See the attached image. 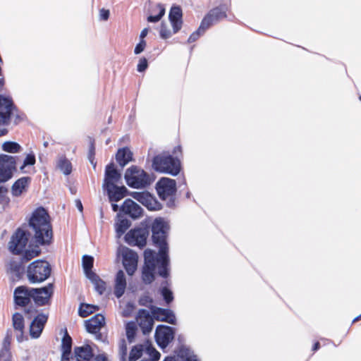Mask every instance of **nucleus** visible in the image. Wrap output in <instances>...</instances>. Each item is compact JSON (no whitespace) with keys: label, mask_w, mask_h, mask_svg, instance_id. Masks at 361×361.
<instances>
[{"label":"nucleus","mask_w":361,"mask_h":361,"mask_svg":"<svg viewBox=\"0 0 361 361\" xmlns=\"http://www.w3.org/2000/svg\"><path fill=\"white\" fill-rule=\"evenodd\" d=\"M30 231H24V260L39 256L41 246L52 243L54 233L51 217L43 207L36 208L28 219Z\"/></svg>","instance_id":"nucleus-1"},{"label":"nucleus","mask_w":361,"mask_h":361,"mask_svg":"<svg viewBox=\"0 0 361 361\" xmlns=\"http://www.w3.org/2000/svg\"><path fill=\"white\" fill-rule=\"evenodd\" d=\"M167 226L161 218L156 219L152 225V238L153 243L159 247V255L161 257V267L159 275L167 278L169 276L168 244L166 242Z\"/></svg>","instance_id":"nucleus-2"},{"label":"nucleus","mask_w":361,"mask_h":361,"mask_svg":"<svg viewBox=\"0 0 361 361\" xmlns=\"http://www.w3.org/2000/svg\"><path fill=\"white\" fill-rule=\"evenodd\" d=\"M8 250L11 254L19 256L18 259H11L7 269L11 280L14 283L20 280L23 276V227H18L11 235Z\"/></svg>","instance_id":"nucleus-3"},{"label":"nucleus","mask_w":361,"mask_h":361,"mask_svg":"<svg viewBox=\"0 0 361 361\" xmlns=\"http://www.w3.org/2000/svg\"><path fill=\"white\" fill-rule=\"evenodd\" d=\"M53 293V283H48L47 286L39 288L24 286V312L31 314H36L37 310L30 305L31 301L32 300L38 307L46 305L49 304Z\"/></svg>","instance_id":"nucleus-4"},{"label":"nucleus","mask_w":361,"mask_h":361,"mask_svg":"<svg viewBox=\"0 0 361 361\" xmlns=\"http://www.w3.org/2000/svg\"><path fill=\"white\" fill-rule=\"evenodd\" d=\"M124 178L129 187L136 189L145 188L154 180L150 174L135 165L126 169Z\"/></svg>","instance_id":"nucleus-5"},{"label":"nucleus","mask_w":361,"mask_h":361,"mask_svg":"<svg viewBox=\"0 0 361 361\" xmlns=\"http://www.w3.org/2000/svg\"><path fill=\"white\" fill-rule=\"evenodd\" d=\"M152 167L158 172L176 176L180 171V161L168 153L155 156L152 160Z\"/></svg>","instance_id":"nucleus-6"},{"label":"nucleus","mask_w":361,"mask_h":361,"mask_svg":"<svg viewBox=\"0 0 361 361\" xmlns=\"http://www.w3.org/2000/svg\"><path fill=\"white\" fill-rule=\"evenodd\" d=\"M145 262L142 269V280L145 284L152 283L155 279V270L158 266V272L161 267V257L149 249L144 252Z\"/></svg>","instance_id":"nucleus-7"},{"label":"nucleus","mask_w":361,"mask_h":361,"mask_svg":"<svg viewBox=\"0 0 361 361\" xmlns=\"http://www.w3.org/2000/svg\"><path fill=\"white\" fill-rule=\"evenodd\" d=\"M51 269L48 262L35 260L27 269V277L30 283H41L44 281L51 274Z\"/></svg>","instance_id":"nucleus-8"},{"label":"nucleus","mask_w":361,"mask_h":361,"mask_svg":"<svg viewBox=\"0 0 361 361\" xmlns=\"http://www.w3.org/2000/svg\"><path fill=\"white\" fill-rule=\"evenodd\" d=\"M16 111V107L12 99L0 94V137L8 133V126L11 123V116Z\"/></svg>","instance_id":"nucleus-9"},{"label":"nucleus","mask_w":361,"mask_h":361,"mask_svg":"<svg viewBox=\"0 0 361 361\" xmlns=\"http://www.w3.org/2000/svg\"><path fill=\"white\" fill-rule=\"evenodd\" d=\"M156 190L160 199L171 200L176 192V182L169 178H161L156 184Z\"/></svg>","instance_id":"nucleus-10"},{"label":"nucleus","mask_w":361,"mask_h":361,"mask_svg":"<svg viewBox=\"0 0 361 361\" xmlns=\"http://www.w3.org/2000/svg\"><path fill=\"white\" fill-rule=\"evenodd\" d=\"M227 8L226 6H219L211 9L204 17L201 23L200 28H207L217 23L220 20L227 17Z\"/></svg>","instance_id":"nucleus-11"},{"label":"nucleus","mask_w":361,"mask_h":361,"mask_svg":"<svg viewBox=\"0 0 361 361\" xmlns=\"http://www.w3.org/2000/svg\"><path fill=\"white\" fill-rule=\"evenodd\" d=\"M15 157L6 154H0V183L8 180L16 170Z\"/></svg>","instance_id":"nucleus-12"},{"label":"nucleus","mask_w":361,"mask_h":361,"mask_svg":"<svg viewBox=\"0 0 361 361\" xmlns=\"http://www.w3.org/2000/svg\"><path fill=\"white\" fill-rule=\"evenodd\" d=\"M148 235V231L144 228H135L126 233L125 239L130 245L142 248L147 244Z\"/></svg>","instance_id":"nucleus-13"},{"label":"nucleus","mask_w":361,"mask_h":361,"mask_svg":"<svg viewBox=\"0 0 361 361\" xmlns=\"http://www.w3.org/2000/svg\"><path fill=\"white\" fill-rule=\"evenodd\" d=\"M130 196L145 206L149 210L156 211L161 208V204L149 192H132Z\"/></svg>","instance_id":"nucleus-14"},{"label":"nucleus","mask_w":361,"mask_h":361,"mask_svg":"<svg viewBox=\"0 0 361 361\" xmlns=\"http://www.w3.org/2000/svg\"><path fill=\"white\" fill-rule=\"evenodd\" d=\"M29 318L34 317L30 325V335L33 338H37L40 336L45 324L47 322L48 316L44 313L29 314Z\"/></svg>","instance_id":"nucleus-15"},{"label":"nucleus","mask_w":361,"mask_h":361,"mask_svg":"<svg viewBox=\"0 0 361 361\" xmlns=\"http://www.w3.org/2000/svg\"><path fill=\"white\" fill-rule=\"evenodd\" d=\"M174 331L172 327L159 325L155 331V339L157 344L164 348L173 341Z\"/></svg>","instance_id":"nucleus-16"},{"label":"nucleus","mask_w":361,"mask_h":361,"mask_svg":"<svg viewBox=\"0 0 361 361\" xmlns=\"http://www.w3.org/2000/svg\"><path fill=\"white\" fill-rule=\"evenodd\" d=\"M138 255L137 254L126 248L123 252V265L128 275L134 274L137 268Z\"/></svg>","instance_id":"nucleus-17"},{"label":"nucleus","mask_w":361,"mask_h":361,"mask_svg":"<svg viewBox=\"0 0 361 361\" xmlns=\"http://www.w3.org/2000/svg\"><path fill=\"white\" fill-rule=\"evenodd\" d=\"M136 321L144 334L152 331L154 326V319L146 310H140L136 317Z\"/></svg>","instance_id":"nucleus-18"},{"label":"nucleus","mask_w":361,"mask_h":361,"mask_svg":"<svg viewBox=\"0 0 361 361\" xmlns=\"http://www.w3.org/2000/svg\"><path fill=\"white\" fill-rule=\"evenodd\" d=\"M121 179V174L120 172L115 168L114 164L113 163H110L106 166L105 169V174H104V180L103 183V187L108 188L112 187V185L118 183Z\"/></svg>","instance_id":"nucleus-19"},{"label":"nucleus","mask_w":361,"mask_h":361,"mask_svg":"<svg viewBox=\"0 0 361 361\" xmlns=\"http://www.w3.org/2000/svg\"><path fill=\"white\" fill-rule=\"evenodd\" d=\"M121 209L123 212L129 215L133 219L139 218L142 214V209L130 199H126L123 202Z\"/></svg>","instance_id":"nucleus-20"},{"label":"nucleus","mask_w":361,"mask_h":361,"mask_svg":"<svg viewBox=\"0 0 361 361\" xmlns=\"http://www.w3.org/2000/svg\"><path fill=\"white\" fill-rule=\"evenodd\" d=\"M152 313L154 318L157 321L165 322L171 324H175L176 317L173 312L169 309L154 307Z\"/></svg>","instance_id":"nucleus-21"},{"label":"nucleus","mask_w":361,"mask_h":361,"mask_svg":"<svg viewBox=\"0 0 361 361\" xmlns=\"http://www.w3.org/2000/svg\"><path fill=\"white\" fill-rule=\"evenodd\" d=\"M182 9L180 6H172L169 12V20L173 27V33L178 32L182 27Z\"/></svg>","instance_id":"nucleus-22"},{"label":"nucleus","mask_w":361,"mask_h":361,"mask_svg":"<svg viewBox=\"0 0 361 361\" xmlns=\"http://www.w3.org/2000/svg\"><path fill=\"white\" fill-rule=\"evenodd\" d=\"M105 325V318L101 314H97L85 322V326L90 334L97 333Z\"/></svg>","instance_id":"nucleus-23"},{"label":"nucleus","mask_w":361,"mask_h":361,"mask_svg":"<svg viewBox=\"0 0 361 361\" xmlns=\"http://www.w3.org/2000/svg\"><path fill=\"white\" fill-rule=\"evenodd\" d=\"M108 194L109 200L111 202H118L122 200L128 192L127 188L124 186H117L116 185H112V187H108L104 188Z\"/></svg>","instance_id":"nucleus-24"},{"label":"nucleus","mask_w":361,"mask_h":361,"mask_svg":"<svg viewBox=\"0 0 361 361\" xmlns=\"http://www.w3.org/2000/svg\"><path fill=\"white\" fill-rule=\"evenodd\" d=\"M126 285L124 272L122 270H119L116 273L114 285V295L117 298H121L124 294Z\"/></svg>","instance_id":"nucleus-25"},{"label":"nucleus","mask_w":361,"mask_h":361,"mask_svg":"<svg viewBox=\"0 0 361 361\" xmlns=\"http://www.w3.org/2000/svg\"><path fill=\"white\" fill-rule=\"evenodd\" d=\"M116 159L119 166L123 168L133 160V154L128 147L120 148L116 154Z\"/></svg>","instance_id":"nucleus-26"},{"label":"nucleus","mask_w":361,"mask_h":361,"mask_svg":"<svg viewBox=\"0 0 361 361\" xmlns=\"http://www.w3.org/2000/svg\"><path fill=\"white\" fill-rule=\"evenodd\" d=\"M72 338L68 334L67 330H65L64 336L61 342V361H68V357L71 355Z\"/></svg>","instance_id":"nucleus-27"},{"label":"nucleus","mask_w":361,"mask_h":361,"mask_svg":"<svg viewBox=\"0 0 361 361\" xmlns=\"http://www.w3.org/2000/svg\"><path fill=\"white\" fill-rule=\"evenodd\" d=\"M147 341L142 344H137L134 345L129 353L127 361H137L140 359L143 353H146Z\"/></svg>","instance_id":"nucleus-28"},{"label":"nucleus","mask_w":361,"mask_h":361,"mask_svg":"<svg viewBox=\"0 0 361 361\" xmlns=\"http://www.w3.org/2000/svg\"><path fill=\"white\" fill-rule=\"evenodd\" d=\"M87 279L94 284L95 290L99 295L104 293L106 290V283L97 274H92Z\"/></svg>","instance_id":"nucleus-29"},{"label":"nucleus","mask_w":361,"mask_h":361,"mask_svg":"<svg viewBox=\"0 0 361 361\" xmlns=\"http://www.w3.org/2000/svg\"><path fill=\"white\" fill-rule=\"evenodd\" d=\"M82 268L84 269V272L87 277L92 276V274H94L95 273L92 271V269L93 267L94 264V258L90 255H84L82 258Z\"/></svg>","instance_id":"nucleus-30"},{"label":"nucleus","mask_w":361,"mask_h":361,"mask_svg":"<svg viewBox=\"0 0 361 361\" xmlns=\"http://www.w3.org/2000/svg\"><path fill=\"white\" fill-rule=\"evenodd\" d=\"M130 225V221L127 219H119L118 221L115 224V228L118 237H121L122 235H123L126 233V231L129 228Z\"/></svg>","instance_id":"nucleus-31"},{"label":"nucleus","mask_w":361,"mask_h":361,"mask_svg":"<svg viewBox=\"0 0 361 361\" xmlns=\"http://www.w3.org/2000/svg\"><path fill=\"white\" fill-rule=\"evenodd\" d=\"M99 307L95 305H89V304H81L79 307V315L82 317H87L90 314L94 313L97 311Z\"/></svg>","instance_id":"nucleus-32"},{"label":"nucleus","mask_w":361,"mask_h":361,"mask_svg":"<svg viewBox=\"0 0 361 361\" xmlns=\"http://www.w3.org/2000/svg\"><path fill=\"white\" fill-rule=\"evenodd\" d=\"M137 330V326L135 322H130L126 324V333L129 343H132L134 341L136 336Z\"/></svg>","instance_id":"nucleus-33"},{"label":"nucleus","mask_w":361,"mask_h":361,"mask_svg":"<svg viewBox=\"0 0 361 361\" xmlns=\"http://www.w3.org/2000/svg\"><path fill=\"white\" fill-rule=\"evenodd\" d=\"M150 361H158L160 359V353L152 346V343L147 341L146 353Z\"/></svg>","instance_id":"nucleus-34"},{"label":"nucleus","mask_w":361,"mask_h":361,"mask_svg":"<svg viewBox=\"0 0 361 361\" xmlns=\"http://www.w3.org/2000/svg\"><path fill=\"white\" fill-rule=\"evenodd\" d=\"M13 326L15 330L19 331L20 337L23 336V315L20 313L16 312L12 317Z\"/></svg>","instance_id":"nucleus-35"},{"label":"nucleus","mask_w":361,"mask_h":361,"mask_svg":"<svg viewBox=\"0 0 361 361\" xmlns=\"http://www.w3.org/2000/svg\"><path fill=\"white\" fill-rule=\"evenodd\" d=\"M118 355L120 361H127L128 359V348L127 343L124 338L118 342Z\"/></svg>","instance_id":"nucleus-36"},{"label":"nucleus","mask_w":361,"mask_h":361,"mask_svg":"<svg viewBox=\"0 0 361 361\" xmlns=\"http://www.w3.org/2000/svg\"><path fill=\"white\" fill-rule=\"evenodd\" d=\"M58 166L65 175H69L72 171V164L66 158L61 159Z\"/></svg>","instance_id":"nucleus-37"},{"label":"nucleus","mask_w":361,"mask_h":361,"mask_svg":"<svg viewBox=\"0 0 361 361\" xmlns=\"http://www.w3.org/2000/svg\"><path fill=\"white\" fill-rule=\"evenodd\" d=\"M2 149L7 152L16 153L20 151V145L17 142L8 141L3 144Z\"/></svg>","instance_id":"nucleus-38"},{"label":"nucleus","mask_w":361,"mask_h":361,"mask_svg":"<svg viewBox=\"0 0 361 361\" xmlns=\"http://www.w3.org/2000/svg\"><path fill=\"white\" fill-rule=\"evenodd\" d=\"M11 192L13 196H20L23 193V178H18L12 185Z\"/></svg>","instance_id":"nucleus-39"},{"label":"nucleus","mask_w":361,"mask_h":361,"mask_svg":"<svg viewBox=\"0 0 361 361\" xmlns=\"http://www.w3.org/2000/svg\"><path fill=\"white\" fill-rule=\"evenodd\" d=\"M157 8L159 10V13L157 15H151L147 17V21L151 23H157L162 18V16L165 13V8L161 4L157 5Z\"/></svg>","instance_id":"nucleus-40"},{"label":"nucleus","mask_w":361,"mask_h":361,"mask_svg":"<svg viewBox=\"0 0 361 361\" xmlns=\"http://www.w3.org/2000/svg\"><path fill=\"white\" fill-rule=\"evenodd\" d=\"M15 305L23 307V286L17 287L14 290Z\"/></svg>","instance_id":"nucleus-41"},{"label":"nucleus","mask_w":361,"mask_h":361,"mask_svg":"<svg viewBox=\"0 0 361 361\" xmlns=\"http://www.w3.org/2000/svg\"><path fill=\"white\" fill-rule=\"evenodd\" d=\"M7 192L8 189L6 188L0 186V205L3 209L9 202V199L6 196Z\"/></svg>","instance_id":"nucleus-42"},{"label":"nucleus","mask_w":361,"mask_h":361,"mask_svg":"<svg viewBox=\"0 0 361 361\" xmlns=\"http://www.w3.org/2000/svg\"><path fill=\"white\" fill-rule=\"evenodd\" d=\"M207 30V28H202L201 29L200 28V25L199 26L198 29L192 32L190 37H188V43H192L194 42H195L199 37L204 32V31Z\"/></svg>","instance_id":"nucleus-43"},{"label":"nucleus","mask_w":361,"mask_h":361,"mask_svg":"<svg viewBox=\"0 0 361 361\" xmlns=\"http://www.w3.org/2000/svg\"><path fill=\"white\" fill-rule=\"evenodd\" d=\"M161 295L166 303H170L173 300V293L166 287L161 289Z\"/></svg>","instance_id":"nucleus-44"},{"label":"nucleus","mask_w":361,"mask_h":361,"mask_svg":"<svg viewBox=\"0 0 361 361\" xmlns=\"http://www.w3.org/2000/svg\"><path fill=\"white\" fill-rule=\"evenodd\" d=\"M159 35L160 37L164 39H166L171 36L170 30L167 28V26L164 23H161V24Z\"/></svg>","instance_id":"nucleus-45"},{"label":"nucleus","mask_w":361,"mask_h":361,"mask_svg":"<svg viewBox=\"0 0 361 361\" xmlns=\"http://www.w3.org/2000/svg\"><path fill=\"white\" fill-rule=\"evenodd\" d=\"M154 302V300L152 297L148 295H142L139 301L140 305L143 306H149L151 305Z\"/></svg>","instance_id":"nucleus-46"},{"label":"nucleus","mask_w":361,"mask_h":361,"mask_svg":"<svg viewBox=\"0 0 361 361\" xmlns=\"http://www.w3.org/2000/svg\"><path fill=\"white\" fill-rule=\"evenodd\" d=\"M148 67V63L146 58L142 57L139 60V62L137 66V70L138 72L145 71Z\"/></svg>","instance_id":"nucleus-47"},{"label":"nucleus","mask_w":361,"mask_h":361,"mask_svg":"<svg viewBox=\"0 0 361 361\" xmlns=\"http://www.w3.org/2000/svg\"><path fill=\"white\" fill-rule=\"evenodd\" d=\"M36 162L35 155L33 153H29L24 159V168L28 165H34Z\"/></svg>","instance_id":"nucleus-48"},{"label":"nucleus","mask_w":361,"mask_h":361,"mask_svg":"<svg viewBox=\"0 0 361 361\" xmlns=\"http://www.w3.org/2000/svg\"><path fill=\"white\" fill-rule=\"evenodd\" d=\"M147 45L146 41L145 39H140V42L135 46L134 49V53L135 54H139L144 51Z\"/></svg>","instance_id":"nucleus-49"},{"label":"nucleus","mask_w":361,"mask_h":361,"mask_svg":"<svg viewBox=\"0 0 361 361\" xmlns=\"http://www.w3.org/2000/svg\"><path fill=\"white\" fill-rule=\"evenodd\" d=\"M95 336V338L97 341H102L103 343H108V338L106 334H102L100 331H98L97 333H92Z\"/></svg>","instance_id":"nucleus-50"},{"label":"nucleus","mask_w":361,"mask_h":361,"mask_svg":"<svg viewBox=\"0 0 361 361\" xmlns=\"http://www.w3.org/2000/svg\"><path fill=\"white\" fill-rule=\"evenodd\" d=\"M94 154H95L94 141L92 140L90 142V148H89V159L92 163L93 162Z\"/></svg>","instance_id":"nucleus-51"},{"label":"nucleus","mask_w":361,"mask_h":361,"mask_svg":"<svg viewBox=\"0 0 361 361\" xmlns=\"http://www.w3.org/2000/svg\"><path fill=\"white\" fill-rule=\"evenodd\" d=\"M109 11L107 9L102 8L99 11V17L102 20H107L109 18Z\"/></svg>","instance_id":"nucleus-52"},{"label":"nucleus","mask_w":361,"mask_h":361,"mask_svg":"<svg viewBox=\"0 0 361 361\" xmlns=\"http://www.w3.org/2000/svg\"><path fill=\"white\" fill-rule=\"evenodd\" d=\"M173 154L176 156L182 155V147L180 145H178L174 147L173 150Z\"/></svg>","instance_id":"nucleus-53"},{"label":"nucleus","mask_w":361,"mask_h":361,"mask_svg":"<svg viewBox=\"0 0 361 361\" xmlns=\"http://www.w3.org/2000/svg\"><path fill=\"white\" fill-rule=\"evenodd\" d=\"M148 33V28H144L140 35V39H144V38L147 36Z\"/></svg>","instance_id":"nucleus-54"},{"label":"nucleus","mask_w":361,"mask_h":361,"mask_svg":"<svg viewBox=\"0 0 361 361\" xmlns=\"http://www.w3.org/2000/svg\"><path fill=\"white\" fill-rule=\"evenodd\" d=\"M320 348V343L319 341H317L314 343L313 346H312V352L314 353L316 352L317 350H318Z\"/></svg>","instance_id":"nucleus-55"},{"label":"nucleus","mask_w":361,"mask_h":361,"mask_svg":"<svg viewBox=\"0 0 361 361\" xmlns=\"http://www.w3.org/2000/svg\"><path fill=\"white\" fill-rule=\"evenodd\" d=\"M31 178L30 177H24V192L25 191L26 187L30 184Z\"/></svg>","instance_id":"nucleus-56"},{"label":"nucleus","mask_w":361,"mask_h":361,"mask_svg":"<svg viewBox=\"0 0 361 361\" xmlns=\"http://www.w3.org/2000/svg\"><path fill=\"white\" fill-rule=\"evenodd\" d=\"M75 203H76V206H77L78 209H79V211L82 212L83 210V207H82L81 201L80 200H77L75 201Z\"/></svg>","instance_id":"nucleus-57"},{"label":"nucleus","mask_w":361,"mask_h":361,"mask_svg":"<svg viewBox=\"0 0 361 361\" xmlns=\"http://www.w3.org/2000/svg\"><path fill=\"white\" fill-rule=\"evenodd\" d=\"M5 81L4 78H0V92L2 91Z\"/></svg>","instance_id":"nucleus-58"},{"label":"nucleus","mask_w":361,"mask_h":361,"mask_svg":"<svg viewBox=\"0 0 361 361\" xmlns=\"http://www.w3.org/2000/svg\"><path fill=\"white\" fill-rule=\"evenodd\" d=\"M9 336H6L4 339V346L6 347V345H9L10 342H9Z\"/></svg>","instance_id":"nucleus-59"},{"label":"nucleus","mask_w":361,"mask_h":361,"mask_svg":"<svg viewBox=\"0 0 361 361\" xmlns=\"http://www.w3.org/2000/svg\"><path fill=\"white\" fill-rule=\"evenodd\" d=\"M112 209L114 212H117L118 209V206L116 204H112Z\"/></svg>","instance_id":"nucleus-60"},{"label":"nucleus","mask_w":361,"mask_h":361,"mask_svg":"<svg viewBox=\"0 0 361 361\" xmlns=\"http://www.w3.org/2000/svg\"><path fill=\"white\" fill-rule=\"evenodd\" d=\"M164 361H176L174 357H166Z\"/></svg>","instance_id":"nucleus-61"},{"label":"nucleus","mask_w":361,"mask_h":361,"mask_svg":"<svg viewBox=\"0 0 361 361\" xmlns=\"http://www.w3.org/2000/svg\"><path fill=\"white\" fill-rule=\"evenodd\" d=\"M360 319H361V314H360V315H358L357 317H355V318L353 319V322H357V321H359V320H360Z\"/></svg>","instance_id":"nucleus-62"},{"label":"nucleus","mask_w":361,"mask_h":361,"mask_svg":"<svg viewBox=\"0 0 361 361\" xmlns=\"http://www.w3.org/2000/svg\"><path fill=\"white\" fill-rule=\"evenodd\" d=\"M188 361H197L196 359H190Z\"/></svg>","instance_id":"nucleus-63"},{"label":"nucleus","mask_w":361,"mask_h":361,"mask_svg":"<svg viewBox=\"0 0 361 361\" xmlns=\"http://www.w3.org/2000/svg\"><path fill=\"white\" fill-rule=\"evenodd\" d=\"M359 99L361 101V95L359 97Z\"/></svg>","instance_id":"nucleus-64"}]
</instances>
